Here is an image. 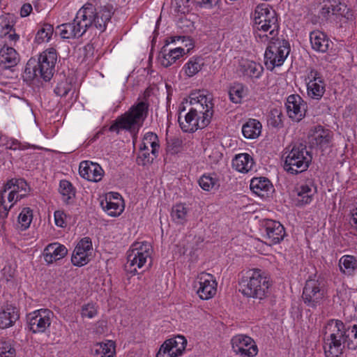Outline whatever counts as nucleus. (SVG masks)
<instances>
[{
	"label": "nucleus",
	"mask_w": 357,
	"mask_h": 357,
	"mask_svg": "<svg viewBox=\"0 0 357 357\" xmlns=\"http://www.w3.org/2000/svg\"><path fill=\"white\" fill-rule=\"evenodd\" d=\"M1 274L3 278L5 279L6 281L8 282L11 278H13L14 275V271L10 266H5L1 270Z\"/></svg>",
	"instance_id": "58"
},
{
	"label": "nucleus",
	"mask_w": 357,
	"mask_h": 357,
	"mask_svg": "<svg viewBox=\"0 0 357 357\" xmlns=\"http://www.w3.org/2000/svg\"><path fill=\"white\" fill-rule=\"evenodd\" d=\"M19 61V54L13 47L4 45L1 48L0 64H3L4 68H10L14 67Z\"/></svg>",
	"instance_id": "27"
},
{
	"label": "nucleus",
	"mask_w": 357,
	"mask_h": 357,
	"mask_svg": "<svg viewBox=\"0 0 357 357\" xmlns=\"http://www.w3.org/2000/svg\"><path fill=\"white\" fill-rule=\"evenodd\" d=\"M56 59V51L53 47L43 52L37 61L35 59H29L25 68L27 78L29 79L40 78L45 82L50 81L54 75Z\"/></svg>",
	"instance_id": "6"
},
{
	"label": "nucleus",
	"mask_w": 357,
	"mask_h": 357,
	"mask_svg": "<svg viewBox=\"0 0 357 357\" xmlns=\"http://www.w3.org/2000/svg\"><path fill=\"white\" fill-rule=\"evenodd\" d=\"M261 123L257 119H250L242 126V132L245 138L254 139L261 132Z\"/></svg>",
	"instance_id": "30"
},
{
	"label": "nucleus",
	"mask_w": 357,
	"mask_h": 357,
	"mask_svg": "<svg viewBox=\"0 0 357 357\" xmlns=\"http://www.w3.org/2000/svg\"><path fill=\"white\" fill-rule=\"evenodd\" d=\"M33 219V211L29 208H24L18 215V222L24 229H27Z\"/></svg>",
	"instance_id": "45"
},
{
	"label": "nucleus",
	"mask_w": 357,
	"mask_h": 357,
	"mask_svg": "<svg viewBox=\"0 0 357 357\" xmlns=\"http://www.w3.org/2000/svg\"><path fill=\"white\" fill-rule=\"evenodd\" d=\"M264 230V238L266 243L275 245L280 243L284 238L286 233L284 227L278 221L273 220H266L263 223Z\"/></svg>",
	"instance_id": "18"
},
{
	"label": "nucleus",
	"mask_w": 357,
	"mask_h": 357,
	"mask_svg": "<svg viewBox=\"0 0 357 357\" xmlns=\"http://www.w3.org/2000/svg\"><path fill=\"white\" fill-rule=\"evenodd\" d=\"M54 313L49 309L42 308L27 316L29 328L33 333H44L52 323Z\"/></svg>",
	"instance_id": "12"
},
{
	"label": "nucleus",
	"mask_w": 357,
	"mask_h": 357,
	"mask_svg": "<svg viewBox=\"0 0 357 357\" xmlns=\"http://www.w3.org/2000/svg\"><path fill=\"white\" fill-rule=\"evenodd\" d=\"M305 79H308L307 83V96L312 99L320 100L326 91V83L321 73L310 68Z\"/></svg>",
	"instance_id": "16"
},
{
	"label": "nucleus",
	"mask_w": 357,
	"mask_h": 357,
	"mask_svg": "<svg viewBox=\"0 0 357 357\" xmlns=\"http://www.w3.org/2000/svg\"><path fill=\"white\" fill-rule=\"evenodd\" d=\"M282 113L280 109L273 108L271 110L268 123L273 128H280L282 126Z\"/></svg>",
	"instance_id": "46"
},
{
	"label": "nucleus",
	"mask_w": 357,
	"mask_h": 357,
	"mask_svg": "<svg viewBox=\"0 0 357 357\" xmlns=\"http://www.w3.org/2000/svg\"><path fill=\"white\" fill-rule=\"evenodd\" d=\"M152 247L147 242L135 243L128 252L125 271L131 276L143 273L152 263Z\"/></svg>",
	"instance_id": "7"
},
{
	"label": "nucleus",
	"mask_w": 357,
	"mask_h": 357,
	"mask_svg": "<svg viewBox=\"0 0 357 357\" xmlns=\"http://www.w3.org/2000/svg\"><path fill=\"white\" fill-rule=\"evenodd\" d=\"M340 271L347 275H351L357 270V260L351 255H344L339 260Z\"/></svg>",
	"instance_id": "35"
},
{
	"label": "nucleus",
	"mask_w": 357,
	"mask_h": 357,
	"mask_svg": "<svg viewBox=\"0 0 357 357\" xmlns=\"http://www.w3.org/2000/svg\"><path fill=\"white\" fill-rule=\"evenodd\" d=\"M324 350L326 357H340L347 347L348 334L345 324L339 319H330L324 327Z\"/></svg>",
	"instance_id": "2"
},
{
	"label": "nucleus",
	"mask_w": 357,
	"mask_h": 357,
	"mask_svg": "<svg viewBox=\"0 0 357 357\" xmlns=\"http://www.w3.org/2000/svg\"><path fill=\"white\" fill-rule=\"evenodd\" d=\"M189 98L192 107L183 119L178 116V123L183 132H194L211 123L214 112L213 103L211 97L200 91L191 93Z\"/></svg>",
	"instance_id": "1"
},
{
	"label": "nucleus",
	"mask_w": 357,
	"mask_h": 357,
	"mask_svg": "<svg viewBox=\"0 0 357 357\" xmlns=\"http://www.w3.org/2000/svg\"><path fill=\"white\" fill-rule=\"evenodd\" d=\"M188 209L183 204H178L174 206L171 211V217L174 222L176 224L183 225L187 219V214Z\"/></svg>",
	"instance_id": "37"
},
{
	"label": "nucleus",
	"mask_w": 357,
	"mask_h": 357,
	"mask_svg": "<svg viewBox=\"0 0 357 357\" xmlns=\"http://www.w3.org/2000/svg\"><path fill=\"white\" fill-rule=\"evenodd\" d=\"M15 348L10 342L0 341V357H15Z\"/></svg>",
	"instance_id": "47"
},
{
	"label": "nucleus",
	"mask_w": 357,
	"mask_h": 357,
	"mask_svg": "<svg viewBox=\"0 0 357 357\" xmlns=\"http://www.w3.org/2000/svg\"><path fill=\"white\" fill-rule=\"evenodd\" d=\"M250 190L259 197H268L274 191L272 183L266 177H255L251 179Z\"/></svg>",
	"instance_id": "22"
},
{
	"label": "nucleus",
	"mask_w": 357,
	"mask_h": 357,
	"mask_svg": "<svg viewBox=\"0 0 357 357\" xmlns=\"http://www.w3.org/2000/svg\"><path fill=\"white\" fill-rule=\"evenodd\" d=\"M165 47L162 48V51L160 54V59L161 65L164 67H169L176 61L181 56H182L185 52V50L182 47H176L170 50L168 53H165Z\"/></svg>",
	"instance_id": "32"
},
{
	"label": "nucleus",
	"mask_w": 357,
	"mask_h": 357,
	"mask_svg": "<svg viewBox=\"0 0 357 357\" xmlns=\"http://www.w3.org/2000/svg\"><path fill=\"white\" fill-rule=\"evenodd\" d=\"M4 31V36H7L8 38L11 41L16 42L19 40L20 36L15 33V29L13 28V25L10 24H6L5 26L3 27Z\"/></svg>",
	"instance_id": "53"
},
{
	"label": "nucleus",
	"mask_w": 357,
	"mask_h": 357,
	"mask_svg": "<svg viewBox=\"0 0 357 357\" xmlns=\"http://www.w3.org/2000/svg\"><path fill=\"white\" fill-rule=\"evenodd\" d=\"M264 71V68L259 63L251 61L245 66L244 73L246 75L258 79L261 77Z\"/></svg>",
	"instance_id": "44"
},
{
	"label": "nucleus",
	"mask_w": 357,
	"mask_h": 357,
	"mask_svg": "<svg viewBox=\"0 0 357 357\" xmlns=\"http://www.w3.org/2000/svg\"><path fill=\"white\" fill-rule=\"evenodd\" d=\"M274 28V25L273 24H263L260 27H257V29L259 31H263L264 32H268V33H270V31Z\"/></svg>",
	"instance_id": "61"
},
{
	"label": "nucleus",
	"mask_w": 357,
	"mask_h": 357,
	"mask_svg": "<svg viewBox=\"0 0 357 357\" xmlns=\"http://www.w3.org/2000/svg\"><path fill=\"white\" fill-rule=\"evenodd\" d=\"M43 27L38 30L35 38V40L38 43L48 42L54 32L52 24H43Z\"/></svg>",
	"instance_id": "41"
},
{
	"label": "nucleus",
	"mask_w": 357,
	"mask_h": 357,
	"mask_svg": "<svg viewBox=\"0 0 357 357\" xmlns=\"http://www.w3.org/2000/svg\"><path fill=\"white\" fill-rule=\"evenodd\" d=\"M119 196L118 193L110 192L100 203L102 209L110 216H119L123 211L121 205V198Z\"/></svg>",
	"instance_id": "23"
},
{
	"label": "nucleus",
	"mask_w": 357,
	"mask_h": 357,
	"mask_svg": "<svg viewBox=\"0 0 357 357\" xmlns=\"http://www.w3.org/2000/svg\"><path fill=\"white\" fill-rule=\"evenodd\" d=\"M274 28L270 31L269 36H263L270 38V41L264 53V64L266 68L272 71L275 67L281 66L291 51L290 43L284 38H276L278 35V24H273Z\"/></svg>",
	"instance_id": "4"
},
{
	"label": "nucleus",
	"mask_w": 357,
	"mask_h": 357,
	"mask_svg": "<svg viewBox=\"0 0 357 357\" xmlns=\"http://www.w3.org/2000/svg\"><path fill=\"white\" fill-rule=\"evenodd\" d=\"M92 250V243L89 238L85 237L80 240L76 245L71 261L73 265L82 266L89 261V253Z\"/></svg>",
	"instance_id": "20"
},
{
	"label": "nucleus",
	"mask_w": 357,
	"mask_h": 357,
	"mask_svg": "<svg viewBox=\"0 0 357 357\" xmlns=\"http://www.w3.org/2000/svg\"><path fill=\"white\" fill-rule=\"evenodd\" d=\"M97 314V310L93 304L88 303L84 305L82 308V316L91 319Z\"/></svg>",
	"instance_id": "54"
},
{
	"label": "nucleus",
	"mask_w": 357,
	"mask_h": 357,
	"mask_svg": "<svg viewBox=\"0 0 357 357\" xmlns=\"http://www.w3.org/2000/svg\"><path fill=\"white\" fill-rule=\"evenodd\" d=\"M176 40H181L182 43L188 42V43H186L185 45V46L188 47L186 51L187 53H188L190 51V50H192L194 47V44L192 43V39L186 36H171L166 40V45H167L170 43H174Z\"/></svg>",
	"instance_id": "52"
},
{
	"label": "nucleus",
	"mask_w": 357,
	"mask_h": 357,
	"mask_svg": "<svg viewBox=\"0 0 357 357\" xmlns=\"http://www.w3.org/2000/svg\"><path fill=\"white\" fill-rule=\"evenodd\" d=\"M182 142L177 137L171 138L167 141V150L172 154L176 153L179 151Z\"/></svg>",
	"instance_id": "51"
},
{
	"label": "nucleus",
	"mask_w": 357,
	"mask_h": 357,
	"mask_svg": "<svg viewBox=\"0 0 357 357\" xmlns=\"http://www.w3.org/2000/svg\"><path fill=\"white\" fill-rule=\"evenodd\" d=\"M351 215L349 224L357 230V206L351 210Z\"/></svg>",
	"instance_id": "60"
},
{
	"label": "nucleus",
	"mask_w": 357,
	"mask_h": 357,
	"mask_svg": "<svg viewBox=\"0 0 357 357\" xmlns=\"http://www.w3.org/2000/svg\"><path fill=\"white\" fill-rule=\"evenodd\" d=\"M20 318V314L16 307L7 304L0 310V328L5 329L14 325Z\"/></svg>",
	"instance_id": "25"
},
{
	"label": "nucleus",
	"mask_w": 357,
	"mask_h": 357,
	"mask_svg": "<svg viewBox=\"0 0 357 357\" xmlns=\"http://www.w3.org/2000/svg\"><path fill=\"white\" fill-rule=\"evenodd\" d=\"M310 42L314 50L326 52L329 47V41L322 32H312L310 33Z\"/></svg>",
	"instance_id": "34"
},
{
	"label": "nucleus",
	"mask_w": 357,
	"mask_h": 357,
	"mask_svg": "<svg viewBox=\"0 0 357 357\" xmlns=\"http://www.w3.org/2000/svg\"><path fill=\"white\" fill-rule=\"evenodd\" d=\"M284 169L288 173L298 174L307 169L312 156L303 143L296 142L285 149Z\"/></svg>",
	"instance_id": "8"
},
{
	"label": "nucleus",
	"mask_w": 357,
	"mask_h": 357,
	"mask_svg": "<svg viewBox=\"0 0 357 357\" xmlns=\"http://www.w3.org/2000/svg\"><path fill=\"white\" fill-rule=\"evenodd\" d=\"M71 89L70 83L67 79H63L59 82L54 90L55 94L60 97L66 96Z\"/></svg>",
	"instance_id": "48"
},
{
	"label": "nucleus",
	"mask_w": 357,
	"mask_h": 357,
	"mask_svg": "<svg viewBox=\"0 0 357 357\" xmlns=\"http://www.w3.org/2000/svg\"><path fill=\"white\" fill-rule=\"evenodd\" d=\"M325 294L323 281L319 279L309 278L305 282L302 298L307 307L316 308L324 299Z\"/></svg>",
	"instance_id": "11"
},
{
	"label": "nucleus",
	"mask_w": 357,
	"mask_h": 357,
	"mask_svg": "<svg viewBox=\"0 0 357 357\" xmlns=\"http://www.w3.org/2000/svg\"><path fill=\"white\" fill-rule=\"evenodd\" d=\"M32 10L33 8L30 3H24L20 9L21 17L28 16L32 11Z\"/></svg>",
	"instance_id": "59"
},
{
	"label": "nucleus",
	"mask_w": 357,
	"mask_h": 357,
	"mask_svg": "<svg viewBox=\"0 0 357 357\" xmlns=\"http://www.w3.org/2000/svg\"><path fill=\"white\" fill-rule=\"evenodd\" d=\"M149 147L151 148V155L158 157L160 149L159 139L158 135L152 132L145 134L140 146V150L149 151Z\"/></svg>",
	"instance_id": "33"
},
{
	"label": "nucleus",
	"mask_w": 357,
	"mask_h": 357,
	"mask_svg": "<svg viewBox=\"0 0 357 357\" xmlns=\"http://www.w3.org/2000/svg\"><path fill=\"white\" fill-rule=\"evenodd\" d=\"M92 24H85L84 26H82L81 24H61L56 29L60 31L63 38L71 39L82 36Z\"/></svg>",
	"instance_id": "24"
},
{
	"label": "nucleus",
	"mask_w": 357,
	"mask_h": 357,
	"mask_svg": "<svg viewBox=\"0 0 357 357\" xmlns=\"http://www.w3.org/2000/svg\"><path fill=\"white\" fill-rule=\"evenodd\" d=\"M244 95V86L242 84L234 83L229 88V96L230 100L234 103H240Z\"/></svg>",
	"instance_id": "42"
},
{
	"label": "nucleus",
	"mask_w": 357,
	"mask_h": 357,
	"mask_svg": "<svg viewBox=\"0 0 357 357\" xmlns=\"http://www.w3.org/2000/svg\"><path fill=\"white\" fill-rule=\"evenodd\" d=\"M254 20L255 22H277L278 21L275 11L265 4H261L256 7Z\"/></svg>",
	"instance_id": "28"
},
{
	"label": "nucleus",
	"mask_w": 357,
	"mask_h": 357,
	"mask_svg": "<svg viewBox=\"0 0 357 357\" xmlns=\"http://www.w3.org/2000/svg\"><path fill=\"white\" fill-rule=\"evenodd\" d=\"M231 343L234 351L242 357H254L257 354V347L249 336L237 335L233 337Z\"/></svg>",
	"instance_id": "17"
},
{
	"label": "nucleus",
	"mask_w": 357,
	"mask_h": 357,
	"mask_svg": "<svg viewBox=\"0 0 357 357\" xmlns=\"http://www.w3.org/2000/svg\"><path fill=\"white\" fill-rule=\"evenodd\" d=\"M68 253L67 248L59 243L49 244L44 250L43 255L45 261L52 264L63 258Z\"/></svg>",
	"instance_id": "26"
},
{
	"label": "nucleus",
	"mask_w": 357,
	"mask_h": 357,
	"mask_svg": "<svg viewBox=\"0 0 357 357\" xmlns=\"http://www.w3.org/2000/svg\"><path fill=\"white\" fill-rule=\"evenodd\" d=\"M79 173L82 178L89 181L98 182L102 179L104 171L97 163L82 161L79 165Z\"/></svg>",
	"instance_id": "21"
},
{
	"label": "nucleus",
	"mask_w": 357,
	"mask_h": 357,
	"mask_svg": "<svg viewBox=\"0 0 357 357\" xmlns=\"http://www.w3.org/2000/svg\"><path fill=\"white\" fill-rule=\"evenodd\" d=\"M149 104L141 101L132 105L125 114L117 117L109 128L111 132H119L120 130L136 135L147 117Z\"/></svg>",
	"instance_id": "5"
},
{
	"label": "nucleus",
	"mask_w": 357,
	"mask_h": 357,
	"mask_svg": "<svg viewBox=\"0 0 357 357\" xmlns=\"http://www.w3.org/2000/svg\"><path fill=\"white\" fill-rule=\"evenodd\" d=\"M186 345L187 340L184 336H175L164 342L156 357H178L183 354Z\"/></svg>",
	"instance_id": "14"
},
{
	"label": "nucleus",
	"mask_w": 357,
	"mask_h": 357,
	"mask_svg": "<svg viewBox=\"0 0 357 357\" xmlns=\"http://www.w3.org/2000/svg\"><path fill=\"white\" fill-rule=\"evenodd\" d=\"M195 288H197V294L202 300L211 298L217 291V282L211 274L201 273L195 281Z\"/></svg>",
	"instance_id": "15"
},
{
	"label": "nucleus",
	"mask_w": 357,
	"mask_h": 357,
	"mask_svg": "<svg viewBox=\"0 0 357 357\" xmlns=\"http://www.w3.org/2000/svg\"><path fill=\"white\" fill-rule=\"evenodd\" d=\"M16 195H17V193L15 192V190H10V192H9V194L8 195V202H14V203H13L14 204L16 202H15Z\"/></svg>",
	"instance_id": "62"
},
{
	"label": "nucleus",
	"mask_w": 357,
	"mask_h": 357,
	"mask_svg": "<svg viewBox=\"0 0 357 357\" xmlns=\"http://www.w3.org/2000/svg\"><path fill=\"white\" fill-rule=\"evenodd\" d=\"M178 22H183V21H192V20L190 17H188V15L185 14H183V17L181 16V17H178V20H176Z\"/></svg>",
	"instance_id": "63"
},
{
	"label": "nucleus",
	"mask_w": 357,
	"mask_h": 357,
	"mask_svg": "<svg viewBox=\"0 0 357 357\" xmlns=\"http://www.w3.org/2000/svg\"><path fill=\"white\" fill-rule=\"evenodd\" d=\"M254 160L248 153H241L232 160L233 167L241 173H248L253 167Z\"/></svg>",
	"instance_id": "29"
},
{
	"label": "nucleus",
	"mask_w": 357,
	"mask_h": 357,
	"mask_svg": "<svg viewBox=\"0 0 357 357\" xmlns=\"http://www.w3.org/2000/svg\"><path fill=\"white\" fill-rule=\"evenodd\" d=\"M297 195L300 197L299 202L307 204L312 202V197L317 192V188L312 181H308L296 188Z\"/></svg>",
	"instance_id": "31"
},
{
	"label": "nucleus",
	"mask_w": 357,
	"mask_h": 357,
	"mask_svg": "<svg viewBox=\"0 0 357 357\" xmlns=\"http://www.w3.org/2000/svg\"><path fill=\"white\" fill-rule=\"evenodd\" d=\"M319 16L325 21H340V16L351 21L354 15L352 10L339 0H324Z\"/></svg>",
	"instance_id": "9"
},
{
	"label": "nucleus",
	"mask_w": 357,
	"mask_h": 357,
	"mask_svg": "<svg viewBox=\"0 0 357 357\" xmlns=\"http://www.w3.org/2000/svg\"><path fill=\"white\" fill-rule=\"evenodd\" d=\"M9 190H15L16 193L22 192L27 193L30 188L23 178H11L5 183L0 190V218L1 219L7 218L9 211L13 206V204L9 206L6 204L4 193Z\"/></svg>",
	"instance_id": "13"
},
{
	"label": "nucleus",
	"mask_w": 357,
	"mask_h": 357,
	"mask_svg": "<svg viewBox=\"0 0 357 357\" xmlns=\"http://www.w3.org/2000/svg\"><path fill=\"white\" fill-rule=\"evenodd\" d=\"M114 8L112 5H107L101 7L98 12L91 3H86L83 6L77 13L73 22H82L89 21V22H108L114 15Z\"/></svg>",
	"instance_id": "10"
},
{
	"label": "nucleus",
	"mask_w": 357,
	"mask_h": 357,
	"mask_svg": "<svg viewBox=\"0 0 357 357\" xmlns=\"http://www.w3.org/2000/svg\"><path fill=\"white\" fill-rule=\"evenodd\" d=\"M217 181L215 178L206 175H203L199 179V186L206 191H209L216 185Z\"/></svg>",
	"instance_id": "50"
},
{
	"label": "nucleus",
	"mask_w": 357,
	"mask_h": 357,
	"mask_svg": "<svg viewBox=\"0 0 357 357\" xmlns=\"http://www.w3.org/2000/svg\"><path fill=\"white\" fill-rule=\"evenodd\" d=\"M345 329L347 331L348 337H347V347L350 350L357 349V324L347 326Z\"/></svg>",
	"instance_id": "43"
},
{
	"label": "nucleus",
	"mask_w": 357,
	"mask_h": 357,
	"mask_svg": "<svg viewBox=\"0 0 357 357\" xmlns=\"http://www.w3.org/2000/svg\"><path fill=\"white\" fill-rule=\"evenodd\" d=\"M59 192L62 196L63 201L66 203H68L70 199L75 196V191L73 185L67 180L60 181Z\"/></svg>",
	"instance_id": "38"
},
{
	"label": "nucleus",
	"mask_w": 357,
	"mask_h": 357,
	"mask_svg": "<svg viewBox=\"0 0 357 357\" xmlns=\"http://www.w3.org/2000/svg\"><path fill=\"white\" fill-rule=\"evenodd\" d=\"M203 65L204 62L202 58H192L185 65V72L188 77H192L201 70Z\"/></svg>",
	"instance_id": "40"
},
{
	"label": "nucleus",
	"mask_w": 357,
	"mask_h": 357,
	"mask_svg": "<svg viewBox=\"0 0 357 357\" xmlns=\"http://www.w3.org/2000/svg\"><path fill=\"white\" fill-rule=\"evenodd\" d=\"M285 107L289 117L295 121H300L305 116L307 104L299 95H290Z\"/></svg>",
	"instance_id": "19"
},
{
	"label": "nucleus",
	"mask_w": 357,
	"mask_h": 357,
	"mask_svg": "<svg viewBox=\"0 0 357 357\" xmlns=\"http://www.w3.org/2000/svg\"><path fill=\"white\" fill-rule=\"evenodd\" d=\"M312 139L317 145L324 146L329 144L332 138L331 131L325 129L321 126H317L314 128Z\"/></svg>",
	"instance_id": "36"
},
{
	"label": "nucleus",
	"mask_w": 357,
	"mask_h": 357,
	"mask_svg": "<svg viewBox=\"0 0 357 357\" xmlns=\"http://www.w3.org/2000/svg\"><path fill=\"white\" fill-rule=\"evenodd\" d=\"M205 153L208 155L211 163L217 164L222 158V153L218 149H213L211 151L206 149Z\"/></svg>",
	"instance_id": "55"
},
{
	"label": "nucleus",
	"mask_w": 357,
	"mask_h": 357,
	"mask_svg": "<svg viewBox=\"0 0 357 357\" xmlns=\"http://www.w3.org/2000/svg\"><path fill=\"white\" fill-rule=\"evenodd\" d=\"M240 291L248 297L263 299L268 294L270 278L261 269H249L239 275Z\"/></svg>",
	"instance_id": "3"
},
{
	"label": "nucleus",
	"mask_w": 357,
	"mask_h": 357,
	"mask_svg": "<svg viewBox=\"0 0 357 357\" xmlns=\"http://www.w3.org/2000/svg\"><path fill=\"white\" fill-rule=\"evenodd\" d=\"M26 193H25L24 192L17 193L15 202H17L18 200L22 199V198H24L26 196Z\"/></svg>",
	"instance_id": "64"
},
{
	"label": "nucleus",
	"mask_w": 357,
	"mask_h": 357,
	"mask_svg": "<svg viewBox=\"0 0 357 357\" xmlns=\"http://www.w3.org/2000/svg\"><path fill=\"white\" fill-rule=\"evenodd\" d=\"M219 0H194L195 3L202 8H211L216 6Z\"/></svg>",
	"instance_id": "57"
},
{
	"label": "nucleus",
	"mask_w": 357,
	"mask_h": 357,
	"mask_svg": "<svg viewBox=\"0 0 357 357\" xmlns=\"http://www.w3.org/2000/svg\"><path fill=\"white\" fill-rule=\"evenodd\" d=\"M93 354L97 357H114V345L111 341L107 343H100L95 349Z\"/></svg>",
	"instance_id": "39"
},
{
	"label": "nucleus",
	"mask_w": 357,
	"mask_h": 357,
	"mask_svg": "<svg viewBox=\"0 0 357 357\" xmlns=\"http://www.w3.org/2000/svg\"><path fill=\"white\" fill-rule=\"evenodd\" d=\"M149 151L143 149H139V153L137 158L136 162L139 165L145 166L147 164L151 163L155 158L157 157H155L154 155H151Z\"/></svg>",
	"instance_id": "49"
},
{
	"label": "nucleus",
	"mask_w": 357,
	"mask_h": 357,
	"mask_svg": "<svg viewBox=\"0 0 357 357\" xmlns=\"http://www.w3.org/2000/svg\"><path fill=\"white\" fill-rule=\"evenodd\" d=\"M66 215L62 211H56L54 212V222L56 226L60 227H65Z\"/></svg>",
	"instance_id": "56"
}]
</instances>
